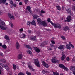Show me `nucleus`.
I'll return each mask as SVG.
<instances>
[{
	"label": "nucleus",
	"instance_id": "nucleus-12",
	"mask_svg": "<svg viewBox=\"0 0 75 75\" xmlns=\"http://www.w3.org/2000/svg\"><path fill=\"white\" fill-rule=\"evenodd\" d=\"M63 30L64 31H67L68 30H69V27L68 26L64 27L63 28Z\"/></svg>",
	"mask_w": 75,
	"mask_h": 75
},
{
	"label": "nucleus",
	"instance_id": "nucleus-5",
	"mask_svg": "<svg viewBox=\"0 0 75 75\" xmlns=\"http://www.w3.org/2000/svg\"><path fill=\"white\" fill-rule=\"evenodd\" d=\"M59 67L60 68H63V69H65V70H68V68H67L64 65L62 64H60L59 65Z\"/></svg>",
	"mask_w": 75,
	"mask_h": 75
},
{
	"label": "nucleus",
	"instance_id": "nucleus-22",
	"mask_svg": "<svg viewBox=\"0 0 75 75\" xmlns=\"http://www.w3.org/2000/svg\"><path fill=\"white\" fill-rule=\"evenodd\" d=\"M58 48L60 50H62V49H63V48H64V45H60L58 47Z\"/></svg>",
	"mask_w": 75,
	"mask_h": 75
},
{
	"label": "nucleus",
	"instance_id": "nucleus-14",
	"mask_svg": "<svg viewBox=\"0 0 75 75\" xmlns=\"http://www.w3.org/2000/svg\"><path fill=\"white\" fill-rule=\"evenodd\" d=\"M43 63L44 66H45V67H46V68H48V67H49L48 65L47 64V63H45V62L43 61Z\"/></svg>",
	"mask_w": 75,
	"mask_h": 75
},
{
	"label": "nucleus",
	"instance_id": "nucleus-25",
	"mask_svg": "<svg viewBox=\"0 0 75 75\" xmlns=\"http://www.w3.org/2000/svg\"><path fill=\"white\" fill-rule=\"evenodd\" d=\"M66 48L67 49H68L69 50H70L71 49V47H70V46L69 45V44H67L66 45Z\"/></svg>",
	"mask_w": 75,
	"mask_h": 75
},
{
	"label": "nucleus",
	"instance_id": "nucleus-24",
	"mask_svg": "<svg viewBox=\"0 0 75 75\" xmlns=\"http://www.w3.org/2000/svg\"><path fill=\"white\" fill-rule=\"evenodd\" d=\"M5 67V65H4L3 64H0V68H1L2 69H2V68H4Z\"/></svg>",
	"mask_w": 75,
	"mask_h": 75
},
{
	"label": "nucleus",
	"instance_id": "nucleus-1",
	"mask_svg": "<svg viewBox=\"0 0 75 75\" xmlns=\"http://www.w3.org/2000/svg\"><path fill=\"white\" fill-rule=\"evenodd\" d=\"M52 23V25H53L54 28H59L60 29L61 28V25L59 23L55 24L54 23H53L51 22Z\"/></svg>",
	"mask_w": 75,
	"mask_h": 75
},
{
	"label": "nucleus",
	"instance_id": "nucleus-63",
	"mask_svg": "<svg viewBox=\"0 0 75 75\" xmlns=\"http://www.w3.org/2000/svg\"><path fill=\"white\" fill-rule=\"evenodd\" d=\"M2 45H3L2 43H0V47H1V46H2Z\"/></svg>",
	"mask_w": 75,
	"mask_h": 75
},
{
	"label": "nucleus",
	"instance_id": "nucleus-21",
	"mask_svg": "<svg viewBox=\"0 0 75 75\" xmlns=\"http://www.w3.org/2000/svg\"><path fill=\"white\" fill-rule=\"evenodd\" d=\"M1 24H2L3 25H5V23L3 22V21H1L0 19V25H1Z\"/></svg>",
	"mask_w": 75,
	"mask_h": 75
},
{
	"label": "nucleus",
	"instance_id": "nucleus-23",
	"mask_svg": "<svg viewBox=\"0 0 75 75\" xmlns=\"http://www.w3.org/2000/svg\"><path fill=\"white\" fill-rule=\"evenodd\" d=\"M0 61L1 62H2L3 63H6V60L4 59H1Z\"/></svg>",
	"mask_w": 75,
	"mask_h": 75
},
{
	"label": "nucleus",
	"instance_id": "nucleus-2",
	"mask_svg": "<svg viewBox=\"0 0 75 75\" xmlns=\"http://www.w3.org/2000/svg\"><path fill=\"white\" fill-rule=\"evenodd\" d=\"M34 62L35 65L38 67H40V61L38 60V59H34Z\"/></svg>",
	"mask_w": 75,
	"mask_h": 75
},
{
	"label": "nucleus",
	"instance_id": "nucleus-55",
	"mask_svg": "<svg viewBox=\"0 0 75 75\" xmlns=\"http://www.w3.org/2000/svg\"><path fill=\"white\" fill-rule=\"evenodd\" d=\"M19 5H20V6H21V5H23V3H22V2H20Z\"/></svg>",
	"mask_w": 75,
	"mask_h": 75
},
{
	"label": "nucleus",
	"instance_id": "nucleus-49",
	"mask_svg": "<svg viewBox=\"0 0 75 75\" xmlns=\"http://www.w3.org/2000/svg\"><path fill=\"white\" fill-rule=\"evenodd\" d=\"M51 42H52V44H55V41H54L52 40L51 41Z\"/></svg>",
	"mask_w": 75,
	"mask_h": 75
},
{
	"label": "nucleus",
	"instance_id": "nucleus-33",
	"mask_svg": "<svg viewBox=\"0 0 75 75\" xmlns=\"http://www.w3.org/2000/svg\"><path fill=\"white\" fill-rule=\"evenodd\" d=\"M26 48H29V49H30V50H32V49L30 46H29L28 45H26Z\"/></svg>",
	"mask_w": 75,
	"mask_h": 75
},
{
	"label": "nucleus",
	"instance_id": "nucleus-38",
	"mask_svg": "<svg viewBox=\"0 0 75 75\" xmlns=\"http://www.w3.org/2000/svg\"><path fill=\"white\" fill-rule=\"evenodd\" d=\"M53 74L54 75H59V74L57 72H53Z\"/></svg>",
	"mask_w": 75,
	"mask_h": 75
},
{
	"label": "nucleus",
	"instance_id": "nucleus-42",
	"mask_svg": "<svg viewBox=\"0 0 75 75\" xmlns=\"http://www.w3.org/2000/svg\"><path fill=\"white\" fill-rule=\"evenodd\" d=\"M44 45H45V42H43V43L42 44L40 45V46L42 47H44Z\"/></svg>",
	"mask_w": 75,
	"mask_h": 75
},
{
	"label": "nucleus",
	"instance_id": "nucleus-43",
	"mask_svg": "<svg viewBox=\"0 0 75 75\" xmlns=\"http://www.w3.org/2000/svg\"><path fill=\"white\" fill-rule=\"evenodd\" d=\"M26 74H27V75H31V73H30L28 71L26 72Z\"/></svg>",
	"mask_w": 75,
	"mask_h": 75
},
{
	"label": "nucleus",
	"instance_id": "nucleus-16",
	"mask_svg": "<svg viewBox=\"0 0 75 75\" xmlns=\"http://www.w3.org/2000/svg\"><path fill=\"white\" fill-rule=\"evenodd\" d=\"M67 20L68 22H69V21H70L71 20V16H68L67 18Z\"/></svg>",
	"mask_w": 75,
	"mask_h": 75
},
{
	"label": "nucleus",
	"instance_id": "nucleus-44",
	"mask_svg": "<svg viewBox=\"0 0 75 75\" xmlns=\"http://www.w3.org/2000/svg\"><path fill=\"white\" fill-rule=\"evenodd\" d=\"M70 59L69 58V57H67L66 59L67 61H69Z\"/></svg>",
	"mask_w": 75,
	"mask_h": 75
},
{
	"label": "nucleus",
	"instance_id": "nucleus-62",
	"mask_svg": "<svg viewBox=\"0 0 75 75\" xmlns=\"http://www.w3.org/2000/svg\"><path fill=\"white\" fill-rule=\"evenodd\" d=\"M3 53H0V55H1V56H3Z\"/></svg>",
	"mask_w": 75,
	"mask_h": 75
},
{
	"label": "nucleus",
	"instance_id": "nucleus-56",
	"mask_svg": "<svg viewBox=\"0 0 75 75\" xmlns=\"http://www.w3.org/2000/svg\"><path fill=\"white\" fill-rule=\"evenodd\" d=\"M69 44L70 45V46H71L72 45L71 42H69Z\"/></svg>",
	"mask_w": 75,
	"mask_h": 75
},
{
	"label": "nucleus",
	"instance_id": "nucleus-39",
	"mask_svg": "<svg viewBox=\"0 0 75 75\" xmlns=\"http://www.w3.org/2000/svg\"><path fill=\"white\" fill-rule=\"evenodd\" d=\"M56 7L57 10H61V8L59 6H57Z\"/></svg>",
	"mask_w": 75,
	"mask_h": 75
},
{
	"label": "nucleus",
	"instance_id": "nucleus-15",
	"mask_svg": "<svg viewBox=\"0 0 75 75\" xmlns=\"http://www.w3.org/2000/svg\"><path fill=\"white\" fill-rule=\"evenodd\" d=\"M17 58L18 59H22L23 58V55L21 54H20L17 56Z\"/></svg>",
	"mask_w": 75,
	"mask_h": 75
},
{
	"label": "nucleus",
	"instance_id": "nucleus-59",
	"mask_svg": "<svg viewBox=\"0 0 75 75\" xmlns=\"http://www.w3.org/2000/svg\"><path fill=\"white\" fill-rule=\"evenodd\" d=\"M46 30H47V31H51V30H50V29H46Z\"/></svg>",
	"mask_w": 75,
	"mask_h": 75
},
{
	"label": "nucleus",
	"instance_id": "nucleus-51",
	"mask_svg": "<svg viewBox=\"0 0 75 75\" xmlns=\"http://www.w3.org/2000/svg\"><path fill=\"white\" fill-rule=\"evenodd\" d=\"M28 2V0H25V2L26 4H27V3Z\"/></svg>",
	"mask_w": 75,
	"mask_h": 75
},
{
	"label": "nucleus",
	"instance_id": "nucleus-34",
	"mask_svg": "<svg viewBox=\"0 0 75 75\" xmlns=\"http://www.w3.org/2000/svg\"><path fill=\"white\" fill-rule=\"evenodd\" d=\"M28 54H29L30 55H32V52L30 50H28L27 52Z\"/></svg>",
	"mask_w": 75,
	"mask_h": 75
},
{
	"label": "nucleus",
	"instance_id": "nucleus-61",
	"mask_svg": "<svg viewBox=\"0 0 75 75\" xmlns=\"http://www.w3.org/2000/svg\"><path fill=\"white\" fill-rule=\"evenodd\" d=\"M28 32L29 33H31V31L30 30H29L28 31Z\"/></svg>",
	"mask_w": 75,
	"mask_h": 75
},
{
	"label": "nucleus",
	"instance_id": "nucleus-17",
	"mask_svg": "<svg viewBox=\"0 0 75 75\" xmlns=\"http://www.w3.org/2000/svg\"><path fill=\"white\" fill-rule=\"evenodd\" d=\"M31 22L32 25H33L35 26H36L37 24H36V23L35 22V21L33 20Z\"/></svg>",
	"mask_w": 75,
	"mask_h": 75
},
{
	"label": "nucleus",
	"instance_id": "nucleus-13",
	"mask_svg": "<svg viewBox=\"0 0 75 75\" xmlns=\"http://www.w3.org/2000/svg\"><path fill=\"white\" fill-rule=\"evenodd\" d=\"M8 16H9V17L10 19H11V18H12V19H13V20H14V16H13V15L11 16V15L10 13H9L8 14Z\"/></svg>",
	"mask_w": 75,
	"mask_h": 75
},
{
	"label": "nucleus",
	"instance_id": "nucleus-41",
	"mask_svg": "<svg viewBox=\"0 0 75 75\" xmlns=\"http://www.w3.org/2000/svg\"><path fill=\"white\" fill-rule=\"evenodd\" d=\"M18 75H25L23 73L20 72L18 74Z\"/></svg>",
	"mask_w": 75,
	"mask_h": 75
},
{
	"label": "nucleus",
	"instance_id": "nucleus-60",
	"mask_svg": "<svg viewBox=\"0 0 75 75\" xmlns=\"http://www.w3.org/2000/svg\"><path fill=\"white\" fill-rule=\"evenodd\" d=\"M62 10H64L65 9V8L64 6L62 7Z\"/></svg>",
	"mask_w": 75,
	"mask_h": 75
},
{
	"label": "nucleus",
	"instance_id": "nucleus-26",
	"mask_svg": "<svg viewBox=\"0 0 75 75\" xmlns=\"http://www.w3.org/2000/svg\"><path fill=\"white\" fill-rule=\"evenodd\" d=\"M4 67H5V68L6 69V70L7 71H8V70H9V67H8V66H7V65H5Z\"/></svg>",
	"mask_w": 75,
	"mask_h": 75
},
{
	"label": "nucleus",
	"instance_id": "nucleus-6",
	"mask_svg": "<svg viewBox=\"0 0 75 75\" xmlns=\"http://www.w3.org/2000/svg\"><path fill=\"white\" fill-rule=\"evenodd\" d=\"M15 46L16 49H19V48H20V44L18 42H17L15 44Z\"/></svg>",
	"mask_w": 75,
	"mask_h": 75
},
{
	"label": "nucleus",
	"instance_id": "nucleus-11",
	"mask_svg": "<svg viewBox=\"0 0 75 75\" xmlns=\"http://www.w3.org/2000/svg\"><path fill=\"white\" fill-rule=\"evenodd\" d=\"M28 68H29L30 69H31L32 71H34V70L31 67V64H28Z\"/></svg>",
	"mask_w": 75,
	"mask_h": 75
},
{
	"label": "nucleus",
	"instance_id": "nucleus-40",
	"mask_svg": "<svg viewBox=\"0 0 75 75\" xmlns=\"http://www.w3.org/2000/svg\"><path fill=\"white\" fill-rule=\"evenodd\" d=\"M47 21L48 22H50V23L51 24H52V23H53L50 20V18H48L47 20Z\"/></svg>",
	"mask_w": 75,
	"mask_h": 75
},
{
	"label": "nucleus",
	"instance_id": "nucleus-4",
	"mask_svg": "<svg viewBox=\"0 0 75 75\" xmlns=\"http://www.w3.org/2000/svg\"><path fill=\"white\" fill-rule=\"evenodd\" d=\"M62 56L61 58V59L62 61H63L65 58H66V56L64 54V52H62Z\"/></svg>",
	"mask_w": 75,
	"mask_h": 75
},
{
	"label": "nucleus",
	"instance_id": "nucleus-31",
	"mask_svg": "<svg viewBox=\"0 0 75 75\" xmlns=\"http://www.w3.org/2000/svg\"><path fill=\"white\" fill-rule=\"evenodd\" d=\"M2 48H4V49H6L7 48V46L5 45H4L2 46Z\"/></svg>",
	"mask_w": 75,
	"mask_h": 75
},
{
	"label": "nucleus",
	"instance_id": "nucleus-29",
	"mask_svg": "<svg viewBox=\"0 0 75 75\" xmlns=\"http://www.w3.org/2000/svg\"><path fill=\"white\" fill-rule=\"evenodd\" d=\"M36 38V36H35L33 38H30V40H32V41H35V38Z\"/></svg>",
	"mask_w": 75,
	"mask_h": 75
},
{
	"label": "nucleus",
	"instance_id": "nucleus-18",
	"mask_svg": "<svg viewBox=\"0 0 75 75\" xmlns=\"http://www.w3.org/2000/svg\"><path fill=\"white\" fill-rule=\"evenodd\" d=\"M34 49L37 52H40V49L38 48L37 47H34Z\"/></svg>",
	"mask_w": 75,
	"mask_h": 75
},
{
	"label": "nucleus",
	"instance_id": "nucleus-32",
	"mask_svg": "<svg viewBox=\"0 0 75 75\" xmlns=\"http://www.w3.org/2000/svg\"><path fill=\"white\" fill-rule=\"evenodd\" d=\"M38 16L37 15H36V16H34L33 17V19H37L38 17Z\"/></svg>",
	"mask_w": 75,
	"mask_h": 75
},
{
	"label": "nucleus",
	"instance_id": "nucleus-36",
	"mask_svg": "<svg viewBox=\"0 0 75 75\" xmlns=\"http://www.w3.org/2000/svg\"><path fill=\"white\" fill-rule=\"evenodd\" d=\"M66 11L67 13L68 14H70V13H71V10L69 9H67Z\"/></svg>",
	"mask_w": 75,
	"mask_h": 75
},
{
	"label": "nucleus",
	"instance_id": "nucleus-48",
	"mask_svg": "<svg viewBox=\"0 0 75 75\" xmlns=\"http://www.w3.org/2000/svg\"><path fill=\"white\" fill-rule=\"evenodd\" d=\"M61 37L63 39V40H65V37L63 36H61Z\"/></svg>",
	"mask_w": 75,
	"mask_h": 75
},
{
	"label": "nucleus",
	"instance_id": "nucleus-28",
	"mask_svg": "<svg viewBox=\"0 0 75 75\" xmlns=\"http://www.w3.org/2000/svg\"><path fill=\"white\" fill-rule=\"evenodd\" d=\"M15 14L16 17H18V18H19L20 17V16L18 14L17 12L15 13Z\"/></svg>",
	"mask_w": 75,
	"mask_h": 75
},
{
	"label": "nucleus",
	"instance_id": "nucleus-47",
	"mask_svg": "<svg viewBox=\"0 0 75 75\" xmlns=\"http://www.w3.org/2000/svg\"><path fill=\"white\" fill-rule=\"evenodd\" d=\"M23 31V28H21L19 29V31H20V32H22V31Z\"/></svg>",
	"mask_w": 75,
	"mask_h": 75
},
{
	"label": "nucleus",
	"instance_id": "nucleus-8",
	"mask_svg": "<svg viewBox=\"0 0 75 75\" xmlns=\"http://www.w3.org/2000/svg\"><path fill=\"white\" fill-rule=\"evenodd\" d=\"M70 69L71 71H73V73L74 75H75V67L72 66L70 68Z\"/></svg>",
	"mask_w": 75,
	"mask_h": 75
},
{
	"label": "nucleus",
	"instance_id": "nucleus-19",
	"mask_svg": "<svg viewBox=\"0 0 75 75\" xmlns=\"http://www.w3.org/2000/svg\"><path fill=\"white\" fill-rule=\"evenodd\" d=\"M27 9H28V11L30 13H32V11H31V7L28 6H27Z\"/></svg>",
	"mask_w": 75,
	"mask_h": 75
},
{
	"label": "nucleus",
	"instance_id": "nucleus-30",
	"mask_svg": "<svg viewBox=\"0 0 75 75\" xmlns=\"http://www.w3.org/2000/svg\"><path fill=\"white\" fill-rule=\"evenodd\" d=\"M13 69L15 71L16 70V65L14 64H13Z\"/></svg>",
	"mask_w": 75,
	"mask_h": 75
},
{
	"label": "nucleus",
	"instance_id": "nucleus-53",
	"mask_svg": "<svg viewBox=\"0 0 75 75\" xmlns=\"http://www.w3.org/2000/svg\"><path fill=\"white\" fill-rule=\"evenodd\" d=\"M50 47H54V45H53V44H50Z\"/></svg>",
	"mask_w": 75,
	"mask_h": 75
},
{
	"label": "nucleus",
	"instance_id": "nucleus-57",
	"mask_svg": "<svg viewBox=\"0 0 75 75\" xmlns=\"http://www.w3.org/2000/svg\"><path fill=\"white\" fill-rule=\"evenodd\" d=\"M72 48H74V45H71L70 46Z\"/></svg>",
	"mask_w": 75,
	"mask_h": 75
},
{
	"label": "nucleus",
	"instance_id": "nucleus-46",
	"mask_svg": "<svg viewBox=\"0 0 75 75\" xmlns=\"http://www.w3.org/2000/svg\"><path fill=\"white\" fill-rule=\"evenodd\" d=\"M41 13H42V14H44L45 13V11H44L43 10H42L41 11Z\"/></svg>",
	"mask_w": 75,
	"mask_h": 75
},
{
	"label": "nucleus",
	"instance_id": "nucleus-35",
	"mask_svg": "<svg viewBox=\"0 0 75 75\" xmlns=\"http://www.w3.org/2000/svg\"><path fill=\"white\" fill-rule=\"evenodd\" d=\"M6 2V0H1V2L3 4H5Z\"/></svg>",
	"mask_w": 75,
	"mask_h": 75
},
{
	"label": "nucleus",
	"instance_id": "nucleus-10",
	"mask_svg": "<svg viewBox=\"0 0 75 75\" xmlns=\"http://www.w3.org/2000/svg\"><path fill=\"white\" fill-rule=\"evenodd\" d=\"M52 63H58V62H59V61H58V60H56L54 59H52Z\"/></svg>",
	"mask_w": 75,
	"mask_h": 75
},
{
	"label": "nucleus",
	"instance_id": "nucleus-3",
	"mask_svg": "<svg viewBox=\"0 0 75 75\" xmlns=\"http://www.w3.org/2000/svg\"><path fill=\"white\" fill-rule=\"evenodd\" d=\"M1 25H0V28H1L2 30H6L7 28V27H5L6 26V25H3V24H1Z\"/></svg>",
	"mask_w": 75,
	"mask_h": 75
},
{
	"label": "nucleus",
	"instance_id": "nucleus-58",
	"mask_svg": "<svg viewBox=\"0 0 75 75\" xmlns=\"http://www.w3.org/2000/svg\"><path fill=\"white\" fill-rule=\"evenodd\" d=\"M16 6H17V5H16V4H13V6H14V7H16Z\"/></svg>",
	"mask_w": 75,
	"mask_h": 75
},
{
	"label": "nucleus",
	"instance_id": "nucleus-52",
	"mask_svg": "<svg viewBox=\"0 0 75 75\" xmlns=\"http://www.w3.org/2000/svg\"><path fill=\"white\" fill-rule=\"evenodd\" d=\"M36 11L38 12H40V9H36Z\"/></svg>",
	"mask_w": 75,
	"mask_h": 75
},
{
	"label": "nucleus",
	"instance_id": "nucleus-64",
	"mask_svg": "<svg viewBox=\"0 0 75 75\" xmlns=\"http://www.w3.org/2000/svg\"><path fill=\"white\" fill-rule=\"evenodd\" d=\"M73 60L74 61H75V58H74L73 59Z\"/></svg>",
	"mask_w": 75,
	"mask_h": 75
},
{
	"label": "nucleus",
	"instance_id": "nucleus-37",
	"mask_svg": "<svg viewBox=\"0 0 75 75\" xmlns=\"http://www.w3.org/2000/svg\"><path fill=\"white\" fill-rule=\"evenodd\" d=\"M27 24L28 25L30 26V24H31V22L30 21L29 22L28 21Z\"/></svg>",
	"mask_w": 75,
	"mask_h": 75
},
{
	"label": "nucleus",
	"instance_id": "nucleus-20",
	"mask_svg": "<svg viewBox=\"0 0 75 75\" xmlns=\"http://www.w3.org/2000/svg\"><path fill=\"white\" fill-rule=\"evenodd\" d=\"M21 37L22 38H25L26 37V35L24 34L23 33L21 35Z\"/></svg>",
	"mask_w": 75,
	"mask_h": 75
},
{
	"label": "nucleus",
	"instance_id": "nucleus-45",
	"mask_svg": "<svg viewBox=\"0 0 75 75\" xmlns=\"http://www.w3.org/2000/svg\"><path fill=\"white\" fill-rule=\"evenodd\" d=\"M9 2L11 4H13V1L11 0H10L9 1Z\"/></svg>",
	"mask_w": 75,
	"mask_h": 75
},
{
	"label": "nucleus",
	"instance_id": "nucleus-27",
	"mask_svg": "<svg viewBox=\"0 0 75 75\" xmlns=\"http://www.w3.org/2000/svg\"><path fill=\"white\" fill-rule=\"evenodd\" d=\"M4 38L6 40H10V38L6 35L5 36Z\"/></svg>",
	"mask_w": 75,
	"mask_h": 75
},
{
	"label": "nucleus",
	"instance_id": "nucleus-54",
	"mask_svg": "<svg viewBox=\"0 0 75 75\" xmlns=\"http://www.w3.org/2000/svg\"><path fill=\"white\" fill-rule=\"evenodd\" d=\"M42 72L43 74H45V71L44 70L42 71Z\"/></svg>",
	"mask_w": 75,
	"mask_h": 75
},
{
	"label": "nucleus",
	"instance_id": "nucleus-7",
	"mask_svg": "<svg viewBox=\"0 0 75 75\" xmlns=\"http://www.w3.org/2000/svg\"><path fill=\"white\" fill-rule=\"evenodd\" d=\"M42 24L43 26L44 27H47L48 25L47 23L45 21H42Z\"/></svg>",
	"mask_w": 75,
	"mask_h": 75
},
{
	"label": "nucleus",
	"instance_id": "nucleus-50",
	"mask_svg": "<svg viewBox=\"0 0 75 75\" xmlns=\"http://www.w3.org/2000/svg\"><path fill=\"white\" fill-rule=\"evenodd\" d=\"M10 25L11 26L12 28H13V26H14V25H13V24L12 23L10 24Z\"/></svg>",
	"mask_w": 75,
	"mask_h": 75
},
{
	"label": "nucleus",
	"instance_id": "nucleus-9",
	"mask_svg": "<svg viewBox=\"0 0 75 75\" xmlns=\"http://www.w3.org/2000/svg\"><path fill=\"white\" fill-rule=\"evenodd\" d=\"M37 21L39 24H40V25H42V21L40 18L38 19Z\"/></svg>",
	"mask_w": 75,
	"mask_h": 75
}]
</instances>
